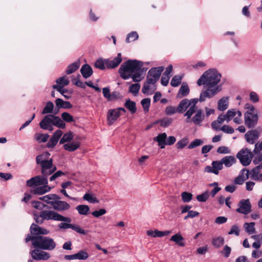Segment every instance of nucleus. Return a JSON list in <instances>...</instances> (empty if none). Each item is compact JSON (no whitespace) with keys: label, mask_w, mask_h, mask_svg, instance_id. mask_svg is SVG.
Segmentation results:
<instances>
[{"label":"nucleus","mask_w":262,"mask_h":262,"mask_svg":"<svg viewBox=\"0 0 262 262\" xmlns=\"http://www.w3.org/2000/svg\"><path fill=\"white\" fill-rule=\"evenodd\" d=\"M222 75L215 68L206 71L197 81L199 86L204 85L206 90L200 93L198 101L204 102L206 98H211L220 92L222 85L220 84Z\"/></svg>","instance_id":"nucleus-1"},{"label":"nucleus","mask_w":262,"mask_h":262,"mask_svg":"<svg viewBox=\"0 0 262 262\" xmlns=\"http://www.w3.org/2000/svg\"><path fill=\"white\" fill-rule=\"evenodd\" d=\"M198 102V99L193 98L188 100L184 99L179 103L176 108L172 106H168L166 107L165 112L167 115H171L177 112L183 113L185 112L184 116L187 117L186 122H189L192 115L196 110V104Z\"/></svg>","instance_id":"nucleus-2"},{"label":"nucleus","mask_w":262,"mask_h":262,"mask_svg":"<svg viewBox=\"0 0 262 262\" xmlns=\"http://www.w3.org/2000/svg\"><path fill=\"white\" fill-rule=\"evenodd\" d=\"M25 240L26 243L31 241L35 248L43 250H53L56 246L53 239L47 236H30L28 234Z\"/></svg>","instance_id":"nucleus-3"},{"label":"nucleus","mask_w":262,"mask_h":262,"mask_svg":"<svg viewBox=\"0 0 262 262\" xmlns=\"http://www.w3.org/2000/svg\"><path fill=\"white\" fill-rule=\"evenodd\" d=\"M34 219L36 223L41 224L45 220H54L61 222H71L72 220L68 217H65L59 213L49 210H45L40 212L39 214H34Z\"/></svg>","instance_id":"nucleus-4"},{"label":"nucleus","mask_w":262,"mask_h":262,"mask_svg":"<svg viewBox=\"0 0 262 262\" xmlns=\"http://www.w3.org/2000/svg\"><path fill=\"white\" fill-rule=\"evenodd\" d=\"M143 66L141 61L137 60H128L121 64L119 70L120 76L124 80L132 76V74L139 71Z\"/></svg>","instance_id":"nucleus-5"},{"label":"nucleus","mask_w":262,"mask_h":262,"mask_svg":"<svg viewBox=\"0 0 262 262\" xmlns=\"http://www.w3.org/2000/svg\"><path fill=\"white\" fill-rule=\"evenodd\" d=\"M50 125H53L60 128H64L66 126V124L59 117L52 114L45 116L39 123L40 128L43 129H46Z\"/></svg>","instance_id":"nucleus-6"},{"label":"nucleus","mask_w":262,"mask_h":262,"mask_svg":"<svg viewBox=\"0 0 262 262\" xmlns=\"http://www.w3.org/2000/svg\"><path fill=\"white\" fill-rule=\"evenodd\" d=\"M236 157L243 166H247L251 163L253 154L250 150L248 148H244L237 154Z\"/></svg>","instance_id":"nucleus-7"},{"label":"nucleus","mask_w":262,"mask_h":262,"mask_svg":"<svg viewBox=\"0 0 262 262\" xmlns=\"http://www.w3.org/2000/svg\"><path fill=\"white\" fill-rule=\"evenodd\" d=\"M163 70L164 68L163 67L151 69L147 73L146 80L148 81V83H152V84H155L159 79Z\"/></svg>","instance_id":"nucleus-8"},{"label":"nucleus","mask_w":262,"mask_h":262,"mask_svg":"<svg viewBox=\"0 0 262 262\" xmlns=\"http://www.w3.org/2000/svg\"><path fill=\"white\" fill-rule=\"evenodd\" d=\"M261 132L262 130L260 128L248 131L245 134V138L246 141L251 144L255 143L258 140Z\"/></svg>","instance_id":"nucleus-9"},{"label":"nucleus","mask_w":262,"mask_h":262,"mask_svg":"<svg viewBox=\"0 0 262 262\" xmlns=\"http://www.w3.org/2000/svg\"><path fill=\"white\" fill-rule=\"evenodd\" d=\"M48 183L47 177L43 175L34 177L27 181V186L31 187L46 185Z\"/></svg>","instance_id":"nucleus-10"},{"label":"nucleus","mask_w":262,"mask_h":262,"mask_svg":"<svg viewBox=\"0 0 262 262\" xmlns=\"http://www.w3.org/2000/svg\"><path fill=\"white\" fill-rule=\"evenodd\" d=\"M258 116L256 114L246 112L244 114L245 124L249 128L254 127L257 123Z\"/></svg>","instance_id":"nucleus-11"},{"label":"nucleus","mask_w":262,"mask_h":262,"mask_svg":"<svg viewBox=\"0 0 262 262\" xmlns=\"http://www.w3.org/2000/svg\"><path fill=\"white\" fill-rule=\"evenodd\" d=\"M41 167V173L45 177H48L52 174L56 170V167L53 164V160L51 159L48 161L40 165Z\"/></svg>","instance_id":"nucleus-12"},{"label":"nucleus","mask_w":262,"mask_h":262,"mask_svg":"<svg viewBox=\"0 0 262 262\" xmlns=\"http://www.w3.org/2000/svg\"><path fill=\"white\" fill-rule=\"evenodd\" d=\"M238 208L236 211L240 213L248 214L251 211V205L249 199H243L238 204Z\"/></svg>","instance_id":"nucleus-13"},{"label":"nucleus","mask_w":262,"mask_h":262,"mask_svg":"<svg viewBox=\"0 0 262 262\" xmlns=\"http://www.w3.org/2000/svg\"><path fill=\"white\" fill-rule=\"evenodd\" d=\"M30 254L32 258L36 260H47L50 257L49 253L42 251L40 249L35 248V249L30 251Z\"/></svg>","instance_id":"nucleus-14"},{"label":"nucleus","mask_w":262,"mask_h":262,"mask_svg":"<svg viewBox=\"0 0 262 262\" xmlns=\"http://www.w3.org/2000/svg\"><path fill=\"white\" fill-rule=\"evenodd\" d=\"M223 168V165L221 160L214 161L211 163V166H207L205 167L204 171L208 173H213L215 174H218L219 171Z\"/></svg>","instance_id":"nucleus-15"},{"label":"nucleus","mask_w":262,"mask_h":262,"mask_svg":"<svg viewBox=\"0 0 262 262\" xmlns=\"http://www.w3.org/2000/svg\"><path fill=\"white\" fill-rule=\"evenodd\" d=\"M30 232L32 234L31 236H40L39 235L41 234H48L50 231L48 230L33 223L30 227Z\"/></svg>","instance_id":"nucleus-16"},{"label":"nucleus","mask_w":262,"mask_h":262,"mask_svg":"<svg viewBox=\"0 0 262 262\" xmlns=\"http://www.w3.org/2000/svg\"><path fill=\"white\" fill-rule=\"evenodd\" d=\"M122 55L121 53H118L117 57L114 58L106 59V67L107 69H114L117 67L122 61Z\"/></svg>","instance_id":"nucleus-17"},{"label":"nucleus","mask_w":262,"mask_h":262,"mask_svg":"<svg viewBox=\"0 0 262 262\" xmlns=\"http://www.w3.org/2000/svg\"><path fill=\"white\" fill-rule=\"evenodd\" d=\"M51 189V187L49 186L48 184H46L32 187L30 192L34 194L42 195L49 192Z\"/></svg>","instance_id":"nucleus-18"},{"label":"nucleus","mask_w":262,"mask_h":262,"mask_svg":"<svg viewBox=\"0 0 262 262\" xmlns=\"http://www.w3.org/2000/svg\"><path fill=\"white\" fill-rule=\"evenodd\" d=\"M260 166H257L251 171L249 170V177L253 180L262 181V173H260Z\"/></svg>","instance_id":"nucleus-19"},{"label":"nucleus","mask_w":262,"mask_h":262,"mask_svg":"<svg viewBox=\"0 0 262 262\" xmlns=\"http://www.w3.org/2000/svg\"><path fill=\"white\" fill-rule=\"evenodd\" d=\"M60 199H57L55 202L53 208L58 211L68 210L70 208V205L64 201H60Z\"/></svg>","instance_id":"nucleus-20"},{"label":"nucleus","mask_w":262,"mask_h":262,"mask_svg":"<svg viewBox=\"0 0 262 262\" xmlns=\"http://www.w3.org/2000/svg\"><path fill=\"white\" fill-rule=\"evenodd\" d=\"M120 113L119 112L118 110H110L108 111L107 119L108 124L109 125H112L114 122L117 120L118 118L120 116Z\"/></svg>","instance_id":"nucleus-21"},{"label":"nucleus","mask_w":262,"mask_h":262,"mask_svg":"<svg viewBox=\"0 0 262 262\" xmlns=\"http://www.w3.org/2000/svg\"><path fill=\"white\" fill-rule=\"evenodd\" d=\"M194 113H195V114L192 118L191 121L195 125H200L201 122L204 119L205 115L203 114L202 110L201 109H198L197 107Z\"/></svg>","instance_id":"nucleus-22"},{"label":"nucleus","mask_w":262,"mask_h":262,"mask_svg":"<svg viewBox=\"0 0 262 262\" xmlns=\"http://www.w3.org/2000/svg\"><path fill=\"white\" fill-rule=\"evenodd\" d=\"M57 199L60 198L58 195L52 193L39 198L40 200H42L46 203L51 205L52 207Z\"/></svg>","instance_id":"nucleus-23"},{"label":"nucleus","mask_w":262,"mask_h":262,"mask_svg":"<svg viewBox=\"0 0 262 262\" xmlns=\"http://www.w3.org/2000/svg\"><path fill=\"white\" fill-rule=\"evenodd\" d=\"M170 233L169 231H161L157 229L155 230H149L146 231V234L148 236L151 237H161L163 236H167Z\"/></svg>","instance_id":"nucleus-24"},{"label":"nucleus","mask_w":262,"mask_h":262,"mask_svg":"<svg viewBox=\"0 0 262 262\" xmlns=\"http://www.w3.org/2000/svg\"><path fill=\"white\" fill-rule=\"evenodd\" d=\"M249 178V170L243 169L242 171V174H239L234 180V183L236 184L241 185L244 182Z\"/></svg>","instance_id":"nucleus-25"},{"label":"nucleus","mask_w":262,"mask_h":262,"mask_svg":"<svg viewBox=\"0 0 262 262\" xmlns=\"http://www.w3.org/2000/svg\"><path fill=\"white\" fill-rule=\"evenodd\" d=\"M50 154L46 152L41 155L37 156L36 158V163L39 165L50 161L51 158H50Z\"/></svg>","instance_id":"nucleus-26"},{"label":"nucleus","mask_w":262,"mask_h":262,"mask_svg":"<svg viewBox=\"0 0 262 262\" xmlns=\"http://www.w3.org/2000/svg\"><path fill=\"white\" fill-rule=\"evenodd\" d=\"M189 93V88L186 83H183L177 94V97L181 98L184 96H186Z\"/></svg>","instance_id":"nucleus-27"},{"label":"nucleus","mask_w":262,"mask_h":262,"mask_svg":"<svg viewBox=\"0 0 262 262\" xmlns=\"http://www.w3.org/2000/svg\"><path fill=\"white\" fill-rule=\"evenodd\" d=\"M229 105V97H224L220 99L217 102V108L221 111L227 109Z\"/></svg>","instance_id":"nucleus-28"},{"label":"nucleus","mask_w":262,"mask_h":262,"mask_svg":"<svg viewBox=\"0 0 262 262\" xmlns=\"http://www.w3.org/2000/svg\"><path fill=\"white\" fill-rule=\"evenodd\" d=\"M80 143L78 141H73L71 143L64 144L63 146V148L69 151H74L79 148Z\"/></svg>","instance_id":"nucleus-29"},{"label":"nucleus","mask_w":262,"mask_h":262,"mask_svg":"<svg viewBox=\"0 0 262 262\" xmlns=\"http://www.w3.org/2000/svg\"><path fill=\"white\" fill-rule=\"evenodd\" d=\"M80 72L84 78H88L92 75L93 72L89 65L85 64L82 66Z\"/></svg>","instance_id":"nucleus-30"},{"label":"nucleus","mask_w":262,"mask_h":262,"mask_svg":"<svg viewBox=\"0 0 262 262\" xmlns=\"http://www.w3.org/2000/svg\"><path fill=\"white\" fill-rule=\"evenodd\" d=\"M223 165L224 164L226 167H231L236 162V159L234 156H228L224 157L221 160Z\"/></svg>","instance_id":"nucleus-31"},{"label":"nucleus","mask_w":262,"mask_h":262,"mask_svg":"<svg viewBox=\"0 0 262 262\" xmlns=\"http://www.w3.org/2000/svg\"><path fill=\"white\" fill-rule=\"evenodd\" d=\"M167 138V135L166 133H162L159 134L154 140L158 142L159 146L161 148H164L165 147V142Z\"/></svg>","instance_id":"nucleus-32"},{"label":"nucleus","mask_w":262,"mask_h":262,"mask_svg":"<svg viewBox=\"0 0 262 262\" xmlns=\"http://www.w3.org/2000/svg\"><path fill=\"white\" fill-rule=\"evenodd\" d=\"M171 241L174 242L176 244L180 246L183 247L185 246L183 237L179 233L172 235L170 239Z\"/></svg>","instance_id":"nucleus-33"},{"label":"nucleus","mask_w":262,"mask_h":262,"mask_svg":"<svg viewBox=\"0 0 262 262\" xmlns=\"http://www.w3.org/2000/svg\"><path fill=\"white\" fill-rule=\"evenodd\" d=\"M75 209L81 215H87L90 212V207L86 205H79L76 207Z\"/></svg>","instance_id":"nucleus-34"},{"label":"nucleus","mask_w":262,"mask_h":262,"mask_svg":"<svg viewBox=\"0 0 262 262\" xmlns=\"http://www.w3.org/2000/svg\"><path fill=\"white\" fill-rule=\"evenodd\" d=\"M80 67V61L77 60L75 62L70 64L66 70V73L67 74H71L75 72L77 70L79 69Z\"/></svg>","instance_id":"nucleus-35"},{"label":"nucleus","mask_w":262,"mask_h":262,"mask_svg":"<svg viewBox=\"0 0 262 262\" xmlns=\"http://www.w3.org/2000/svg\"><path fill=\"white\" fill-rule=\"evenodd\" d=\"M255 223L251 222V223H245L244 224V227L245 229L246 232H247L249 234H252L255 233Z\"/></svg>","instance_id":"nucleus-36"},{"label":"nucleus","mask_w":262,"mask_h":262,"mask_svg":"<svg viewBox=\"0 0 262 262\" xmlns=\"http://www.w3.org/2000/svg\"><path fill=\"white\" fill-rule=\"evenodd\" d=\"M73 138V133L69 132L63 135L62 137L61 138L59 143L60 144H63L65 142H70Z\"/></svg>","instance_id":"nucleus-37"},{"label":"nucleus","mask_w":262,"mask_h":262,"mask_svg":"<svg viewBox=\"0 0 262 262\" xmlns=\"http://www.w3.org/2000/svg\"><path fill=\"white\" fill-rule=\"evenodd\" d=\"M125 106L130 112L132 114L135 113L137 111L136 103L130 100H127L125 102Z\"/></svg>","instance_id":"nucleus-38"},{"label":"nucleus","mask_w":262,"mask_h":262,"mask_svg":"<svg viewBox=\"0 0 262 262\" xmlns=\"http://www.w3.org/2000/svg\"><path fill=\"white\" fill-rule=\"evenodd\" d=\"M83 199L91 203H97L99 202V201L94 195L89 193H85L83 196Z\"/></svg>","instance_id":"nucleus-39"},{"label":"nucleus","mask_w":262,"mask_h":262,"mask_svg":"<svg viewBox=\"0 0 262 262\" xmlns=\"http://www.w3.org/2000/svg\"><path fill=\"white\" fill-rule=\"evenodd\" d=\"M224 243V238L222 236L214 237L212 239V244L216 248H220Z\"/></svg>","instance_id":"nucleus-40"},{"label":"nucleus","mask_w":262,"mask_h":262,"mask_svg":"<svg viewBox=\"0 0 262 262\" xmlns=\"http://www.w3.org/2000/svg\"><path fill=\"white\" fill-rule=\"evenodd\" d=\"M54 109L53 103L51 101L47 102L46 106L43 108L42 114H50L53 112Z\"/></svg>","instance_id":"nucleus-41"},{"label":"nucleus","mask_w":262,"mask_h":262,"mask_svg":"<svg viewBox=\"0 0 262 262\" xmlns=\"http://www.w3.org/2000/svg\"><path fill=\"white\" fill-rule=\"evenodd\" d=\"M49 136L48 134H42L37 133L34 136L35 139L38 142H46Z\"/></svg>","instance_id":"nucleus-42"},{"label":"nucleus","mask_w":262,"mask_h":262,"mask_svg":"<svg viewBox=\"0 0 262 262\" xmlns=\"http://www.w3.org/2000/svg\"><path fill=\"white\" fill-rule=\"evenodd\" d=\"M237 111L234 109L229 110L226 114H225L226 119V122H229L236 115Z\"/></svg>","instance_id":"nucleus-43"},{"label":"nucleus","mask_w":262,"mask_h":262,"mask_svg":"<svg viewBox=\"0 0 262 262\" xmlns=\"http://www.w3.org/2000/svg\"><path fill=\"white\" fill-rule=\"evenodd\" d=\"M172 121L173 120L172 118L165 117L158 121V122L160 123V126L163 127H166L169 126L172 123Z\"/></svg>","instance_id":"nucleus-44"},{"label":"nucleus","mask_w":262,"mask_h":262,"mask_svg":"<svg viewBox=\"0 0 262 262\" xmlns=\"http://www.w3.org/2000/svg\"><path fill=\"white\" fill-rule=\"evenodd\" d=\"M140 89V85L139 83L131 84L129 87L128 91L134 95L136 96Z\"/></svg>","instance_id":"nucleus-45"},{"label":"nucleus","mask_w":262,"mask_h":262,"mask_svg":"<svg viewBox=\"0 0 262 262\" xmlns=\"http://www.w3.org/2000/svg\"><path fill=\"white\" fill-rule=\"evenodd\" d=\"M75 255H76V259L79 260H85L89 257V254L83 250L79 251L75 253Z\"/></svg>","instance_id":"nucleus-46"},{"label":"nucleus","mask_w":262,"mask_h":262,"mask_svg":"<svg viewBox=\"0 0 262 262\" xmlns=\"http://www.w3.org/2000/svg\"><path fill=\"white\" fill-rule=\"evenodd\" d=\"M182 79V76L180 75L174 76L171 80L170 84L172 86L177 87L181 83Z\"/></svg>","instance_id":"nucleus-47"},{"label":"nucleus","mask_w":262,"mask_h":262,"mask_svg":"<svg viewBox=\"0 0 262 262\" xmlns=\"http://www.w3.org/2000/svg\"><path fill=\"white\" fill-rule=\"evenodd\" d=\"M95 66L96 68L103 70H104L106 67V59L103 60L102 59H99L96 60L95 63Z\"/></svg>","instance_id":"nucleus-48"},{"label":"nucleus","mask_w":262,"mask_h":262,"mask_svg":"<svg viewBox=\"0 0 262 262\" xmlns=\"http://www.w3.org/2000/svg\"><path fill=\"white\" fill-rule=\"evenodd\" d=\"M56 82L57 83V85H61V86L64 87V86H67L69 84V81L67 78L66 76H64L58 78L56 80Z\"/></svg>","instance_id":"nucleus-49"},{"label":"nucleus","mask_w":262,"mask_h":262,"mask_svg":"<svg viewBox=\"0 0 262 262\" xmlns=\"http://www.w3.org/2000/svg\"><path fill=\"white\" fill-rule=\"evenodd\" d=\"M188 139L187 138H184L179 140L176 144V146L178 149H181L185 147L188 144Z\"/></svg>","instance_id":"nucleus-50"},{"label":"nucleus","mask_w":262,"mask_h":262,"mask_svg":"<svg viewBox=\"0 0 262 262\" xmlns=\"http://www.w3.org/2000/svg\"><path fill=\"white\" fill-rule=\"evenodd\" d=\"M141 103L145 112L149 111V107L150 104V99L147 98H144L141 100Z\"/></svg>","instance_id":"nucleus-51"},{"label":"nucleus","mask_w":262,"mask_h":262,"mask_svg":"<svg viewBox=\"0 0 262 262\" xmlns=\"http://www.w3.org/2000/svg\"><path fill=\"white\" fill-rule=\"evenodd\" d=\"M181 197L184 203H188L192 200V194L191 193L185 191L182 193Z\"/></svg>","instance_id":"nucleus-52"},{"label":"nucleus","mask_w":262,"mask_h":262,"mask_svg":"<svg viewBox=\"0 0 262 262\" xmlns=\"http://www.w3.org/2000/svg\"><path fill=\"white\" fill-rule=\"evenodd\" d=\"M139 37L138 34L136 32H132L129 33L126 38V41L129 42L137 40Z\"/></svg>","instance_id":"nucleus-53"},{"label":"nucleus","mask_w":262,"mask_h":262,"mask_svg":"<svg viewBox=\"0 0 262 262\" xmlns=\"http://www.w3.org/2000/svg\"><path fill=\"white\" fill-rule=\"evenodd\" d=\"M203 141L202 140L195 139L190 143L188 148L189 149H193L203 144Z\"/></svg>","instance_id":"nucleus-54"},{"label":"nucleus","mask_w":262,"mask_h":262,"mask_svg":"<svg viewBox=\"0 0 262 262\" xmlns=\"http://www.w3.org/2000/svg\"><path fill=\"white\" fill-rule=\"evenodd\" d=\"M239 228L238 225H234L231 226L230 230L228 232V234L232 235L234 234L236 236L239 235Z\"/></svg>","instance_id":"nucleus-55"},{"label":"nucleus","mask_w":262,"mask_h":262,"mask_svg":"<svg viewBox=\"0 0 262 262\" xmlns=\"http://www.w3.org/2000/svg\"><path fill=\"white\" fill-rule=\"evenodd\" d=\"M208 198L209 193L207 191H206L200 195H198L196 197V199L199 202H204L207 201Z\"/></svg>","instance_id":"nucleus-56"},{"label":"nucleus","mask_w":262,"mask_h":262,"mask_svg":"<svg viewBox=\"0 0 262 262\" xmlns=\"http://www.w3.org/2000/svg\"><path fill=\"white\" fill-rule=\"evenodd\" d=\"M106 212V211L105 209L101 208L98 210L94 211L92 212V214L95 217H99L104 214H105Z\"/></svg>","instance_id":"nucleus-57"},{"label":"nucleus","mask_w":262,"mask_h":262,"mask_svg":"<svg viewBox=\"0 0 262 262\" xmlns=\"http://www.w3.org/2000/svg\"><path fill=\"white\" fill-rule=\"evenodd\" d=\"M217 152L222 154H228L231 152V150L228 147L222 146L218 147Z\"/></svg>","instance_id":"nucleus-58"},{"label":"nucleus","mask_w":262,"mask_h":262,"mask_svg":"<svg viewBox=\"0 0 262 262\" xmlns=\"http://www.w3.org/2000/svg\"><path fill=\"white\" fill-rule=\"evenodd\" d=\"M61 117L64 121L67 122H71L73 121V118L72 115L67 112L62 113Z\"/></svg>","instance_id":"nucleus-59"},{"label":"nucleus","mask_w":262,"mask_h":262,"mask_svg":"<svg viewBox=\"0 0 262 262\" xmlns=\"http://www.w3.org/2000/svg\"><path fill=\"white\" fill-rule=\"evenodd\" d=\"M152 84V83H148V81L146 80V82L144 83L142 89V92L144 94H149V91L150 90V85Z\"/></svg>","instance_id":"nucleus-60"},{"label":"nucleus","mask_w":262,"mask_h":262,"mask_svg":"<svg viewBox=\"0 0 262 262\" xmlns=\"http://www.w3.org/2000/svg\"><path fill=\"white\" fill-rule=\"evenodd\" d=\"M130 77L132 78L134 82H139L142 79L141 77V74L139 71L135 72L134 74H132V76Z\"/></svg>","instance_id":"nucleus-61"},{"label":"nucleus","mask_w":262,"mask_h":262,"mask_svg":"<svg viewBox=\"0 0 262 262\" xmlns=\"http://www.w3.org/2000/svg\"><path fill=\"white\" fill-rule=\"evenodd\" d=\"M72 229L75 231L76 232L81 234H85L86 232L84 230L81 228L80 226L75 225V224H72Z\"/></svg>","instance_id":"nucleus-62"},{"label":"nucleus","mask_w":262,"mask_h":262,"mask_svg":"<svg viewBox=\"0 0 262 262\" xmlns=\"http://www.w3.org/2000/svg\"><path fill=\"white\" fill-rule=\"evenodd\" d=\"M220 129L224 133L230 134H233L234 132V130L232 127L227 125H224L223 127L220 128Z\"/></svg>","instance_id":"nucleus-63"},{"label":"nucleus","mask_w":262,"mask_h":262,"mask_svg":"<svg viewBox=\"0 0 262 262\" xmlns=\"http://www.w3.org/2000/svg\"><path fill=\"white\" fill-rule=\"evenodd\" d=\"M261 150H262V141L255 144L253 152L254 154L258 155L260 154Z\"/></svg>","instance_id":"nucleus-64"}]
</instances>
